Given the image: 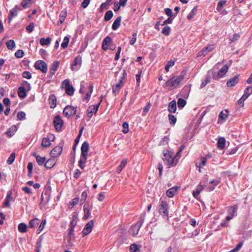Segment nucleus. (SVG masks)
I'll return each mask as SVG.
<instances>
[{
  "label": "nucleus",
  "instance_id": "61",
  "mask_svg": "<svg viewBox=\"0 0 252 252\" xmlns=\"http://www.w3.org/2000/svg\"><path fill=\"white\" fill-rule=\"evenodd\" d=\"M34 25L33 22H31L30 24L27 26L26 29L29 31L30 32H31L34 29Z\"/></svg>",
  "mask_w": 252,
  "mask_h": 252
},
{
  "label": "nucleus",
  "instance_id": "40",
  "mask_svg": "<svg viewBox=\"0 0 252 252\" xmlns=\"http://www.w3.org/2000/svg\"><path fill=\"white\" fill-rule=\"evenodd\" d=\"M171 32V28L168 26H165L162 30V33L165 35L168 36L170 34Z\"/></svg>",
  "mask_w": 252,
  "mask_h": 252
},
{
  "label": "nucleus",
  "instance_id": "9",
  "mask_svg": "<svg viewBox=\"0 0 252 252\" xmlns=\"http://www.w3.org/2000/svg\"><path fill=\"white\" fill-rule=\"evenodd\" d=\"M76 112V108L74 107L68 105L66 106L63 111V114L66 117H70L73 116Z\"/></svg>",
  "mask_w": 252,
  "mask_h": 252
},
{
  "label": "nucleus",
  "instance_id": "30",
  "mask_svg": "<svg viewBox=\"0 0 252 252\" xmlns=\"http://www.w3.org/2000/svg\"><path fill=\"white\" fill-rule=\"evenodd\" d=\"M50 107L54 108L56 106V97L54 94H52L49 98Z\"/></svg>",
  "mask_w": 252,
  "mask_h": 252
},
{
  "label": "nucleus",
  "instance_id": "23",
  "mask_svg": "<svg viewBox=\"0 0 252 252\" xmlns=\"http://www.w3.org/2000/svg\"><path fill=\"white\" fill-rule=\"evenodd\" d=\"M18 94L19 96L22 99L25 98L27 96V91L24 86L19 87L18 89Z\"/></svg>",
  "mask_w": 252,
  "mask_h": 252
},
{
  "label": "nucleus",
  "instance_id": "56",
  "mask_svg": "<svg viewBox=\"0 0 252 252\" xmlns=\"http://www.w3.org/2000/svg\"><path fill=\"white\" fill-rule=\"evenodd\" d=\"M26 114L23 111H20L17 114V118L19 120H23L25 119Z\"/></svg>",
  "mask_w": 252,
  "mask_h": 252
},
{
  "label": "nucleus",
  "instance_id": "22",
  "mask_svg": "<svg viewBox=\"0 0 252 252\" xmlns=\"http://www.w3.org/2000/svg\"><path fill=\"white\" fill-rule=\"evenodd\" d=\"M110 45V37L109 36H106L103 40L102 45V49L106 51L109 49Z\"/></svg>",
  "mask_w": 252,
  "mask_h": 252
},
{
  "label": "nucleus",
  "instance_id": "64",
  "mask_svg": "<svg viewBox=\"0 0 252 252\" xmlns=\"http://www.w3.org/2000/svg\"><path fill=\"white\" fill-rule=\"evenodd\" d=\"M31 0H24L21 4L24 8H27L29 6L30 4Z\"/></svg>",
  "mask_w": 252,
  "mask_h": 252
},
{
  "label": "nucleus",
  "instance_id": "13",
  "mask_svg": "<svg viewBox=\"0 0 252 252\" xmlns=\"http://www.w3.org/2000/svg\"><path fill=\"white\" fill-rule=\"evenodd\" d=\"M55 136L53 134H49L47 137H45L42 139L41 145L44 147H48L51 145V140H53Z\"/></svg>",
  "mask_w": 252,
  "mask_h": 252
},
{
  "label": "nucleus",
  "instance_id": "3",
  "mask_svg": "<svg viewBox=\"0 0 252 252\" xmlns=\"http://www.w3.org/2000/svg\"><path fill=\"white\" fill-rule=\"evenodd\" d=\"M145 219V214H142L139 218V220L130 228V231L133 236H136L142 226Z\"/></svg>",
  "mask_w": 252,
  "mask_h": 252
},
{
  "label": "nucleus",
  "instance_id": "63",
  "mask_svg": "<svg viewBox=\"0 0 252 252\" xmlns=\"http://www.w3.org/2000/svg\"><path fill=\"white\" fill-rule=\"evenodd\" d=\"M141 73H142V70H139L138 71V72L137 73V74H136V82L138 84H139L140 82V77H141Z\"/></svg>",
  "mask_w": 252,
  "mask_h": 252
},
{
  "label": "nucleus",
  "instance_id": "53",
  "mask_svg": "<svg viewBox=\"0 0 252 252\" xmlns=\"http://www.w3.org/2000/svg\"><path fill=\"white\" fill-rule=\"evenodd\" d=\"M110 0H107V1L104 3H102L100 6V9L101 11H103L108 8L109 2Z\"/></svg>",
  "mask_w": 252,
  "mask_h": 252
},
{
  "label": "nucleus",
  "instance_id": "37",
  "mask_svg": "<svg viewBox=\"0 0 252 252\" xmlns=\"http://www.w3.org/2000/svg\"><path fill=\"white\" fill-rule=\"evenodd\" d=\"M197 10V7L194 6L190 13L187 16V18L188 20H191L193 16L196 14Z\"/></svg>",
  "mask_w": 252,
  "mask_h": 252
},
{
  "label": "nucleus",
  "instance_id": "6",
  "mask_svg": "<svg viewBox=\"0 0 252 252\" xmlns=\"http://www.w3.org/2000/svg\"><path fill=\"white\" fill-rule=\"evenodd\" d=\"M238 208V206L236 204L228 207L227 210L228 215L226 217V220H230L234 217L237 216Z\"/></svg>",
  "mask_w": 252,
  "mask_h": 252
},
{
  "label": "nucleus",
  "instance_id": "42",
  "mask_svg": "<svg viewBox=\"0 0 252 252\" xmlns=\"http://www.w3.org/2000/svg\"><path fill=\"white\" fill-rule=\"evenodd\" d=\"M39 222V220L38 219H34L31 220L29 222V226L31 228H34Z\"/></svg>",
  "mask_w": 252,
  "mask_h": 252
},
{
  "label": "nucleus",
  "instance_id": "25",
  "mask_svg": "<svg viewBox=\"0 0 252 252\" xmlns=\"http://www.w3.org/2000/svg\"><path fill=\"white\" fill-rule=\"evenodd\" d=\"M217 146L220 149L222 150L225 146V139L224 137H220L217 142Z\"/></svg>",
  "mask_w": 252,
  "mask_h": 252
},
{
  "label": "nucleus",
  "instance_id": "1",
  "mask_svg": "<svg viewBox=\"0 0 252 252\" xmlns=\"http://www.w3.org/2000/svg\"><path fill=\"white\" fill-rule=\"evenodd\" d=\"M89 148V144L88 142H84L81 146V154L78 161L79 166L82 169H84L86 166Z\"/></svg>",
  "mask_w": 252,
  "mask_h": 252
},
{
  "label": "nucleus",
  "instance_id": "11",
  "mask_svg": "<svg viewBox=\"0 0 252 252\" xmlns=\"http://www.w3.org/2000/svg\"><path fill=\"white\" fill-rule=\"evenodd\" d=\"M94 226V221L93 220H90L85 226L83 230L82 233L83 237L86 236L91 232L93 227Z\"/></svg>",
  "mask_w": 252,
  "mask_h": 252
},
{
  "label": "nucleus",
  "instance_id": "36",
  "mask_svg": "<svg viewBox=\"0 0 252 252\" xmlns=\"http://www.w3.org/2000/svg\"><path fill=\"white\" fill-rule=\"evenodd\" d=\"M18 229L19 232L25 233L27 231V226L24 223H20L18 226Z\"/></svg>",
  "mask_w": 252,
  "mask_h": 252
},
{
  "label": "nucleus",
  "instance_id": "51",
  "mask_svg": "<svg viewBox=\"0 0 252 252\" xmlns=\"http://www.w3.org/2000/svg\"><path fill=\"white\" fill-rule=\"evenodd\" d=\"M15 158V154L14 153H12L7 160V163L8 164H11L14 162Z\"/></svg>",
  "mask_w": 252,
  "mask_h": 252
},
{
  "label": "nucleus",
  "instance_id": "48",
  "mask_svg": "<svg viewBox=\"0 0 252 252\" xmlns=\"http://www.w3.org/2000/svg\"><path fill=\"white\" fill-rule=\"evenodd\" d=\"M46 223V220H42L38 228L37 229V233H40L44 228L45 224Z\"/></svg>",
  "mask_w": 252,
  "mask_h": 252
},
{
  "label": "nucleus",
  "instance_id": "33",
  "mask_svg": "<svg viewBox=\"0 0 252 252\" xmlns=\"http://www.w3.org/2000/svg\"><path fill=\"white\" fill-rule=\"evenodd\" d=\"M228 111L226 109L221 111L219 114V118L223 120H225L228 116Z\"/></svg>",
  "mask_w": 252,
  "mask_h": 252
},
{
  "label": "nucleus",
  "instance_id": "44",
  "mask_svg": "<svg viewBox=\"0 0 252 252\" xmlns=\"http://www.w3.org/2000/svg\"><path fill=\"white\" fill-rule=\"evenodd\" d=\"M80 199L79 197H75L73 198L69 204V208H72L75 205L79 203Z\"/></svg>",
  "mask_w": 252,
  "mask_h": 252
},
{
  "label": "nucleus",
  "instance_id": "50",
  "mask_svg": "<svg viewBox=\"0 0 252 252\" xmlns=\"http://www.w3.org/2000/svg\"><path fill=\"white\" fill-rule=\"evenodd\" d=\"M212 75L213 79L216 80H218L220 78L222 77L219 71L216 72L212 71Z\"/></svg>",
  "mask_w": 252,
  "mask_h": 252
},
{
  "label": "nucleus",
  "instance_id": "55",
  "mask_svg": "<svg viewBox=\"0 0 252 252\" xmlns=\"http://www.w3.org/2000/svg\"><path fill=\"white\" fill-rule=\"evenodd\" d=\"M164 12L165 14L169 17H174V14H173L172 10L169 8H166L164 9Z\"/></svg>",
  "mask_w": 252,
  "mask_h": 252
},
{
  "label": "nucleus",
  "instance_id": "21",
  "mask_svg": "<svg viewBox=\"0 0 252 252\" xmlns=\"http://www.w3.org/2000/svg\"><path fill=\"white\" fill-rule=\"evenodd\" d=\"M179 188L177 186L172 187L168 189L166 191V195L169 197H173L177 193L178 189Z\"/></svg>",
  "mask_w": 252,
  "mask_h": 252
},
{
  "label": "nucleus",
  "instance_id": "16",
  "mask_svg": "<svg viewBox=\"0 0 252 252\" xmlns=\"http://www.w3.org/2000/svg\"><path fill=\"white\" fill-rule=\"evenodd\" d=\"M92 209V206H90L89 204H85L84 205L83 211L84 213V215L83 217L84 220L88 219L91 215V210Z\"/></svg>",
  "mask_w": 252,
  "mask_h": 252
},
{
  "label": "nucleus",
  "instance_id": "31",
  "mask_svg": "<svg viewBox=\"0 0 252 252\" xmlns=\"http://www.w3.org/2000/svg\"><path fill=\"white\" fill-rule=\"evenodd\" d=\"M89 90H90V92H87L85 95L84 96V97H83V100L84 101H86V102H88L90 98V97H91V94L93 92V86L92 85H90L89 86Z\"/></svg>",
  "mask_w": 252,
  "mask_h": 252
},
{
  "label": "nucleus",
  "instance_id": "5",
  "mask_svg": "<svg viewBox=\"0 0 252 252\" xmlns=\"http://www.w3.org/2000/svg\"><path fill=\"white\" fill-rule=\"evenodd\" d=\"M169 205L165 200H161L159 205V213L163 217L168 216Z\"/></svg>",
  "mask_w": 252,
  "mask_h": 252
},
{
  "label": "nucleus",
  "instance_id": "39",
  "mask_svg": "<svg viewBox=\"0 0 252 252\" xmlns=\"http://www.w3.org/2000/svg\"><path fill=\"white\" fill-rule=\"evenodd\" d=\"M186 101L182 98H179L178 99L177 104L179 109L183 108L186 104Z\"/></svg>",
  "mask_w": 252,
  "mask_h": 252
},
{
  "label": "nucleus",
  "instance_id": "59",
  "mask_svg": "<svg viewBox=\"0 0 252 252\" xmlns=\"http://www.w3.org/2000/svg\"><path fill=\"white\" fill-rule=\"evenodd\" d=\"M87 197V193L86 191H83L81 194V204H83L86 200Z\"/></svg>",
  "mask_w": 252,
  "mask_h": 252
},
{
  "label": "nucleus",
  "instance_id": "43",
  "mask_svg": "<svg viewBox=\"0 0 252 252\" xmlns=\"http://www.w3.org/2000/svg\"><path fill=\"white\" fill-rule=\"evenodd\" d=\"M210 76L207 75L205 79L201 82L200 88H203L208 83L210 82Z\"/></svg>",
  "mask_w": 252,
  "mask_h": 252
},
{
  "label": "nucleus",
  "instance_id": "52",
  "mask_svg": "<svg viewBox=\"0 0 252 252\" xmlns=\"http://www.w3.org/2000/svg\"><path fill=\"white\" fill-rule=\"evenodd\" d=\"M129 131L128 124V123L125 122L123 124V130L122 131L124 133H127Z\"/></svg>",
  "mask_w": 252,
  "mask_h": 252
},
{
  "label": "nucleus",
  "instance_id": "2",
  "mask_svg": "<svg viewBox=\"0 0 252 252\" xmlns=\"http://www.w3.org/2000/svg\"><path fill=\"white\" fill-rule=\"evenodd\" d=\"M173 156V152L168 150L163 153L162 158L168 168L176 166L178 162V159Z\"/></svg>",
  "mask_w": 252,
  "mask_h": 252
},
{
  "label": "nucleus",
  "instance_id": "34",
  "mask_svg": "<svg viewBox=\"0 0 252 252\" xmlns=\"http://www.w3.org/2000/svg\"><path fill=\"white\" fill-rule=\"evenodd\" d=\"M67 15V12L65 10H62L61 11L60 14H59V21L60 23L62 24L63 23Z\"/></svg>",
  "mask_w": 252,
  "mask_h": 252
},
{
  "label": "nucleus",
  "instance_id": "28",
  "mask_svg": "<svg viewBox=\"0 0 252 252\" xmlns=\"http://www.w3.org/2000/svg\"><path fill=\"white\" fill-rule=\"evenodd\" d=\"M56 164L55 160L53 158H51L47 160L46 162L45 163V167L46 168H52Z\"/></svg>",
  "mask_w": 252,
  "mask_h": 252
},
{
  "label": "nucleus",
  "instance_id": "8",
  "mask_svg": "<svg viewBox=\"0 0 252 252\" xmlns=\"http://www.w3.org/2000/svg\"><path fill=\"white\" fill-rule=\"evenodd\" d=\"M62 85L65 88V92L67 94L69 95L73 94L74 89L72 85L70 84V82L68 80L66 79L64 80L62 83Z\"/></svg>",
  "mask_w": 252,
  "mask_h": 252
},
{
  "label": "nucleus",
  "instance_id": "46",
  "mask_svg": "<svg viewBox=\"0 0 252 252\" xmlns=\"http://www.w3.org/2000/svg\"><path fill=\"white\" fill-rule=\"evenodd\" d=\"M228 69V66L227 64H225L223 67L220 69L219 71L220 74L223 77L226 73L227 72Z\"/></svg>",
  "mask_w": 252,
  "mask_h": 252
},
{
  "label": "nucleus",
  "instance_id": "35",
  "mask_svg": "<svg viewBox=\"0 0 252 252\" xmlns=\"http://www.w3.org/2000/svg\"><path fill=\"white\" fill-rule=\"evenodd\" d=\"M51 39L49 37L46 38H41L40 40V43L42 46L48 45L51 43Z\"/></svg>",
  "mask_w": 252,
  "mask_h": 252
},
{
  "label": "nucleus",
  "instance_id": "26",
  "mask_svg": "<svg viewBox=\"0 0 252 252\" xmlns=\"http://www.w3.org/2000/svg\"><path fill=\"white\" fill-rule=\"evenodd\" d=\"M121 16H119L116 19L112 26V28L113 30H116L118 29L121 25Z\"/></svg>",
  "mask_w": 252,
  "mask_h": 252
},
{
  "label": "nucleus",
  "instance_id": "41",
  "mask_svg": "<svg viewBox=\"0 0 252 252\" xmlns=\"http://www.w3.org/2000/svg\"><path fill=\"white\" fill-rule=\"evenodd\" d=\"M17 6H15L14 8H13L10 11V14L9 15V18L10 19H12L13 17L15 16L17 14Z\"/></svg>",
  "mask_w": 252,
  "mask_h": 252
},
{
  "label": "nucleus",
  "instance_id": "38",
  "mask_svg": "<svg viewBox=\"0 0 252 252\" xmlns=\"http://www.w3.org/2000/svg\"><path fill=\"white\" fill-rule=\"evenodd\" d=\"M6 45L9 50H13L16 46L14 41L12 39L8 41L6 43Z\"/></svg>",
  "mask_w": 252,
  "mask_h": 252
},
{
  "label": "nucleus",
  "instance_id": "18",
  "mask_svg": "<svg viewBox=\"0 0 252 252\" xmlns=\"http://www.w3.org/2000/svg\"><path fill=\"white\" fill-rule=\"evenodd\" d=\"M62 152V148L60 146H56L51 151L50 154L53 158L59 157Z\"/></svg>",
  "mask_w": 252,
  "mask_h": 252
},
{
  "label": "nucleus",
  "instance_id": "49",
  "mask_svg": "<svg viewBox=\"0 0 252 252\" xmlns=\"http://www.w3.org/2000/svg\"><path fill=\"white\" fill-rule=\"evenodd\" d=\"M175 64V62L172 60L169 61L166 64L165 66V70L168 72L169 70V68L171 66H173Z\"/></svg>",
  "mask_w": 252,
  "mask_h": 252
},
{
  "label": "nucleus",
  "instance_id": "62",
  "mask_svg": "<svg viewBox=\"0 0 252 252\" xmlns=\"http://www.w3.org/2000/svg\"><path fill=\"white\" fill-rule=\"evenodd\" d=\"M121 6V5L119 4V3L118 1H115L114 2L113 9L115 11H118L120 9Z\"/></svg>",
  "mask_w": 252,
  "mask_h": 252
},
{
  "label": "nucleus",
  "instance_id": "12",
  "mask_svg": "<svg viewBox=\"0 0 252 252\" xmlns=\"http://www.w3.org/2000/svg\"><path fill=\"white\" fill-rule=\"evenodd\" d=\"M53 123L57 130H61L63 125V121L60 116L57 115L54 118Z\"/></svg>",
  "mask_w": 252,
  "mask_h": 252
},
{
  "label": "nucleus",
  "instance_id": "7",
  "mask_svg": "<svg viewBox=\"0 0 252 252\" xmlns=\"http://www.w3.org/2000/svg\"><path fill=\"white\" fill-rule=\"evenodd\" d=\"M34 67L40 70L42 73H46L47 72L48 67L46 63L42 60H38L34 63Z\"/></svg>",
  "mask_w": 252,
  "mask_h": 252
},
{
  "label": "nucleus",
  "instance_id": "14",
  "mask_svg": "<svg viewBox=\"0 0 252 252\" xmlns=\"http://www.w3.org/2000/svg\"><path fill=\"white\" fill-rule=\"evenodd\" d=\"M81 64V58L78 56L75 58L71 65V69L73 70H77Z\"/></svg>",
  "mask_w": 252,
  "mask_h": 252
},
{
  "label": "nucleus",
  "instance_id": "57",
  "mask_svg": "<svg viewBox=\"0 0 252 252\" xmlns=\"http://www.w3.org/2000/svg\"><path fill=\"white\" fill-rule=\"evenodd\" d=\"M24 54V52L22 50H18L15 52V56L18 58H21L23 57Z\"/></svg>",
  "mask_w": 252,
  "mask_h": 252
},
{
  "label": "nucleus",
  "instance_id": "60",
  "mask_svg": "<svg viewBox=\"0 0 252 252\" xmlns=\"http://www.w3.org/2000/svg\"><path fill=\"white\" fill-rule=\"evenodd\" d=\"M136 36H137L136 32L133 33L132 37L129 41L130 44L133 45L135 43V42L136 41Z\"/></svg>",
  "mask_w": 252,
  "mask_h": 252
},
{
  "label": "nucleus",
  "instance_id": "54",
  "mask_svg": "<svg viewBox=\"0 0 252 252\" xmlns=\"http://www.w3.org/2000/svg\"><path fill=\"white\" fill-rule=\"evenodd\" d=\"M244 94L248 97L252 94V86L247 87L244 90Z\"/></svg>",
  "mask_w": 252,
  "mask_h": 252
},
{
  "label": "nucleus",
  "instance_id": "45",
  "mask_svg": "<svg viewBox=\"0 0 252 252\" xmlns=\"http://www.w3.org/2000/svg\"><path fill=\"white\" fill-rule=\"evenodd\" d=\"M168 117L170 125H174L177 121L176 118L173 115L170 114L168 115Z\"/></svg>",
  "mask_w": 252,
  "mask_h": 252
},
{
  "label": "nucleus",
  "instance_id": "32",
  "mask_svg": "<svg viewBox=\"0 0 252 252\" xmlns=\"http://www.w3.org/2000/svg\"><path fill=\"white\" fill-rule=\"evenodd\" d=\"M141 246L138 245L136 244H132L129 247V252H137L140 251Z\"/></svg>",
  "mask_w": 252,
  "mask_h": 252
},
{
  "label": "nucleus",
  "instance_id": "29",
  "mask_svg": "<svg viewBox=\"0 0 252 252\" xmlns=\"http://www.w3.org/2000/svg\"><path fill=\"white\" fill-rule=\"evenodd\" d=\"M12 199V197L11 196V193H8L3 202V205L5 206H7L8 208H10V202L11 201Z\"/></svg>",
  "mask_w": 252,
  "mask_h": 252
},
{
  "label": "nucleus",
  "instance_id": "15",
  "mask_svg": "<svg viewBox=\"0 0 252 252\" xmlns=\"http://www.w3.org/2000/svg\"><path fill=\"white\" fill-rule=\"evenodd\" d=\"M98 104L95 105H91L87 109V116L91 118L94 114H95L98 109Z\"/></svg>",
  "mask_w": 252,
  "mask_h": 252
},
{
  "label": "nucleus",
  "instance_id": "19",
  "mask_svg": "<svg viewBox=\"0 0 252 252\" xmlns=\"http://www.w3.org/2000/svg\"><path fill=\"white\" fill-rule=\"evenodd\" d=\"M32 155L35 158L36 161L39 165L45 164L46 160L45 158L42 157L35 153H33Z\"/></svg>",
  "mask_w": 252,
  "mask_h": 252
},
{
  "label": "nucleus",
  "instance_id": "17",
  "mask_svg": "<svg viewBox=\"0 0 252 252\" xmlns=\"http://www.w3.org/2000/svg\"><path fill=\"white\" fill-rule=\"evenodd\" d=\"M239 76L238 75H236L234 77L229 79L226 83L227 86L229 87L234 86L238 83Z\"/></svg>",
  "mask_w": 252,
  "mask_h": 252
},
{
  "label": "nucleus",
  "instance_id": "10",
  "mask_svg": "<svg viewBox=\"0 0 252 252\" xmlns=\"http://www.w3.org/2000/svg\"><path fill=\"white\" fill-rule=\"evenodd\" d=\"M41 201L40 203V207L43 209L47 204L50 199V195L48 191H45L43 193L41 196Z\"/></svg>",
  "mask_w": 252,
  "mask_h": 252
},
{
  "label": "nucleus",
  "instance_id": "24",
  "mask_svg": "<svg viewBox=\"0 0 252 252\" xmlns=\"http://www.w3.org/2000/svg\"><path fill=\"white\" fill-rule=\"evenodd\" d=\"M177 110V103L175 100L171 101L168 105V110L170 113H175Z\"/></svg>",
  "mask_w": 252,
  "mask_h": 252
},
{
  "label": "nucleus",
  "instance_id": "27",
  "mask_svg": "<svg viewBox=\"0 0 252 252\" xmlns=\"http://www.w3.org/2000/svg\"><path fill=\"white\" fill-rule=\"evenodd\" d=\"M60 62L58 61H55L51 67L50 74L53 75L55 74L56 71L58 69L59 66Z\"/></svg>",
  "mask_w": 252,
  "mask_h": 252
},
{
  "label": "nucleus",
  "instance_id": "58",
  "mask_svg": "<svg viewBox=\"0 0 252 252\" xmlns=\"http://www.w3.org/2000/svg\"><path fill=\"white\" fill-rule=\"evenodd\" d=\"M22 76L24 78L29 79L32 78V73L29 71H25L23 72Z\"/></svg>",
  "mask_w": 252,
  "mask_h": 252
},
{
  "label": "nucleus",
  "instance_id": "20",
  "mask_svg": "<svg viewBox=\"0 0 252 252\" xmlns=\"http://www.w3.org/2000/svg\"><path fill=\"white\" fill-rule=\"evenodd\" d=\"M203 189V186L201 184H199V185H198L196 186L195 190H193L192 191V195L193 197L197 199L199 194H200V192Z\"/></svg>",
  "mask_w": 252,
  "mask_h": 252
},
{
  "label": "nucleus",
  "instance_id": "47",
  "mask_svg": "<svg viewBox=\"0 0 252 252\" xmlns=\"http://www.w3.org/2000/svg\"><path fill=\"white\" fill-rule=\"evenodd\" d=\"M69 41V38L67 36H65L63 38V41L62 43L61 46L63 48H65L68 46Z\"/></svg>",
  "mask_w": 252,
  "mask_h": 252
},
{
  "label": "nucleus",
  "instance_id": "4",
  "mask_svg": "<svg viewBox=\"0 0 252 252\" xmlns=\"http://www.w3.org/2000/svg\"><path fill=\"white\" fill-rule=\"evenodd\" d=\"M185 78V75L183 74H181L177 77L175 76H173L171 77L169 79L170 81V88L169 90H172L173 89H175L178 87L180 83L184 80Z\"/></svg>",
  "mask_w": 252,
  "mask_h": 252
}]
</instances>
